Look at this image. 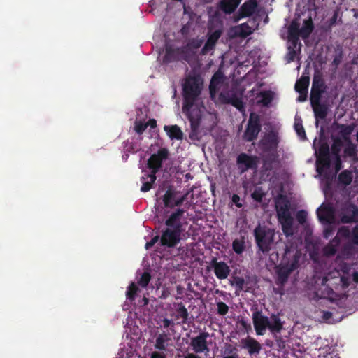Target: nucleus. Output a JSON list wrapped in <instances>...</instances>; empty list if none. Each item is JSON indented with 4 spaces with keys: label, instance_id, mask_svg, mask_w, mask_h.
Masks as SVG:
<instances>
[{
    "label": "nucleus",
    "instance_id": "40",
    "mask_svg": "<svg viewBox=\"0 0 358 358\" xmlns=\"http://www.w3.org/2000/svg\"><path fill=\"white\" fill-rule=\"evenodd\" d=\"M297 31V23L292 20V61L295 56V51L293 50L297 45L299 34L296 32Z\"/></svg>",
    "mask_w": 358,
    "mask_h": 358
},
{
    "label": "nucleus",
    "instance_id": "51",
    "mask_svg": "<svg viewBox=\"0 0 358 358\" xmlns=\"http://www.w3.org/2000/svg\"><path fill=\"white\" fill-rule=\"evenodd\" d=\"M325 225L324 229L323 230V237L326 239H328L334 231V227L333 226L334 224H323Z\"/></svg>",
    "mask_w": 358,
    "mask_h": 358
},
{
    "label": "nucleus",
    "instance_id": "48",
    "mask_svg": "<svg viewBox=\"0 0 358 358\" xmlns=\"http://www.w3.org/2000/svg\"><path fill=\"white\" fill-rule=\"evenodd\" d=\"M352 229L350 230L348 227H341L338 231V235L341 237L348 239L349 241L351 238Z\"/></svg>",
    "mask_w": 358,
    "mask_h": 358
},
{
    "label": "nucleus",
    "instance_id": "56",
    "mask_svg": "<svg viewBox=\"0 0 358 358\" xmlns=\"http://www.w3.org/2000/svg\"><path fill=\"white\" fill-rule=\"evenodd\" d=\"M245 284V280L241 278L236 276L234 278V281L231 282L232 285H235L238 289L243 290V285Z\"/></svg>",
    "mask_w": 358,
    "mask_h": 358
},
{
    "label": "nucleus",
    "instance_id": "1",
    "mask_svg": "<svg viewBox=\"0 0 358 358\" xmlns=\"http://www.w3.org/2000/svg\"><path fill=\"white\" fill-rule=\"evenodd\" d=\"M203 81L199 75L189 76L182 85L184 99L182 112L190 122L191 131L189 137L191 140H199V127L201 122L202 112L194 102L201 93Z\"/></svg>",
    "mask_w": 358,
    "mask_h": 358
},
{
    "label": "nucleus",
    "instance_id": "25",
    "mask_svg": "<svg viewBox=\"0 0 358 358\" xmlns=\"http://www.w3.org/2000/svg\"><path fill=\"white\" fill-rule=\"evenodd\" d=\"M157 179L156 173H145L144 175L141 178L142 186L141 191L143 192H147L151 189L153 184L155 182Z\"/></svg>",
    "mask_w": 358,
    "mask_h": 358
},
{
    "label": "nucleus",
    "instance_id": "21",
    "mask_svg": "<svg viewBox=\"0 0 358 358\" xmlns=\"http://www.w3.org/2000/svg\"><path fill=\"white\" fill-rule=\"evenodd\" d=\"M222 34V31L221 29H216L213 32L209 31L208 32L207 41L201 49L202 55H206L215 48V45H216L217 41L219 40V38H220Z\"/></svg>",
    "mask_w": 358,
    "mask_h": 358
},
{
    "label": "nucleus",
    "instance_id": "39",
    "mask_svg": "<svg viewBox=\"0 0 358 358\" xmlns=\"http://www.w3.org/2000/svg\"><path fill=\"white\" fill-rule=\"evenodd\" d=\"M287 41V52L285 55V59L287 63L291 62V24L287 26L286 36L285 37Z\"/></svg>",
    "mask_w": 358,
    "mask_h": 358
},
{
    "label": "nucleus",
    "instance_id": "6",
    "mask_svg": "<svg viewBox=\"0 0 358 358\" xmlns=\"http://www.w3.org/2000/svg\"><path fill=\"white\" fill-rule=\"evenodd\" d=\"M188 59L189 55L185 47L173 48L171 45L166 46L163 63L169 64L182 60L187 61Z\"/></svg>",
    "mask_w": 358,
    "mask_h": 358
},
{
    "label": "nucleus",
    "instance_id": "50",
    "mask_svg": "<svg viewBox=\"0 0 358 358\" xmlns=\"http://www.w3.org/2000/svg\"><path fill=\"white\" fill-rule=\"evenodd\" d=\"M307 216L308 213L306 210H300L296 214V219L299 224H303L306 222Z\"/></svg>",
    "mask_w": 358,
    "mask_h": 358
},
{
    "label": "nucleus",
    "instance_id": "3",
    "mask_svg": "<svg viewBox=\"0 0 358 358\" xmlns=\"http://www.w3.org/2000/svg\"><path fill=\"white\" fill-rule=\"evenodd\" d=\"M275 209L283 232L289 237L291 236V201L286 196L280 195L275 199Z\"/></svg>",
    "mask_w": 358,
    "mask_h": 358
},
{
    "label": "nucleus",
    "instance_id": "30",
    "mask_svg": "<svg viewBox=\"0 0 358 358\" xmlns=\"http://www.w3.org/2000/svg\"><path fill=\"white\" fill-rule=\"evenodd\" d=\"M174 306L176 308V311L175 319H182V321L181 322H180V324H186L188 320L189 313L187 311V309L185 308V305L182 302H180L174 303Z\"/></svg>",
    "mask_w": 358,
    "mask_h": 358
},
{
    "label": "nucleus",
    "instance_id": "33",
    "mask_svg": "<svg viewBox=\"0 0 358 358\" xmlns=\"http://www.w3.org/2000/svg\"><path fill=\"white\" fill-rule=\"evenodd\" d=\"M310 78L308 76H302L296 82L294 88L299 94H307Z\"/></svg>",
    "mask_w": 358,
    "mask_h": 358
},
{
    "label": "nucleus",
    "instance_id": "16",
    "mask_svg": "<svg viewBox=\"0 0 358 358\" xmlns=\"http://www.w3.org/2000/svg\"><path fill=\"white\" fill-rule=\"evenodd\" d=\"M210 266L213 269L216 278L219 280L227 279L231 273L229 266L223 261H217L216 257H213L210 262Z\"/></svg>",
    "mask_w": 358,
    "mask_h": 358
},
{
    "label": "nucleus",
    "instance_id": "58",
    "mask_svg": "<svg viewBox=\"0 0 358 358\" xmlns=\"http://www.w3.org/2000/svg\"><path fill=\"white\" fill-rule=\"evenodd\" d=\"M335 158V172L337 173L343 168L341 156H334Z\"/></svg>",
    "mask_w": 358,
    "mask_h": 358
},
{
    "label": "nucleus",
    "instance_id": "44",
    "mask_svg": "<svg viewBox=\"0 0 358 358\" xmlns=\"http://www.w3.org/2000/svg\"><path fill=\"white\" fill-rule=\"evenodd\" d=\"M232 249L238 255H241L245 250V241L243 239H235L232 243Z\"/></svg>",
    "mask_w": 358,
    "mask_h": 358
},
{
    "label": "nucleus",
    "instance_id": "64",
    "mask_svg": "<svg viewBox=\"0 0 358 358\" xmlns=\"http://www.w3.org/2000/svg\"><path fill=\"white\" fill-rule=\"evenodd\" d=\"M184 358H201L196 353H187L184 356Z\"/></svg>",
    "mask_w": 358,
    "mask_h": 358
},
{
    "label": "nucleus",
    "instance_id": "47",
    "mask_svg": "<svg viewBox=\"0 0 358 358\" xmlns=\"http://www.w3.org/2000/svg\"><path fill=\"white\" fill-rule=\"evenodd\" d=\"M151 280V275L149 272H143L137 283L143 288H145Z\"/></svg>",
    "mask_w": 358,
    "mask_h": 358
},
{
    "label": "nucleus",
    "instance_id": "46",
    "mask_svg": "<svg viewBox=\"0 0 358 358\" xmlns=\"http://www.w3.org/2000/svg\"><path fill=\"white\" fill-rule=\"evenodd\" d=\"M266 194L263 191L262 187H256L253 192L251 194L252 199L257 202H262Z\"/></svg>",
    "mask_w": 358,
    "mask_h": 358
},
{
    "label": "nucleus",
    "instance_id": "53",
    "mask_svg": "<svg viewBox=\"0 0 358 358\" xmlns=\"http://www.w3.org/2000/svg\"><path fill=\"white\" fill-rule=\"evenodd\" d=\"M294 129H295L298 136L301 140H305L306 138V132H305L304 128L303 127L301 124L296 122L294 124Z\"/></svg>",
    "mask_w": 358,
    "mask_h": 358
},
{
    "label": "nucleus",
    "instance_id": "60",
    "mask_svg": "<svg viewBox=\"0 0 358 358\" xmlns=\"http://www.w3.org/2000/svg\"><path fill=\"white\" fill-rule=\"evenodd\" d=\"M275 337V340L277 342V345L278 348L281 350H283L286 348V342L281 338L280 336H278L277 334L274 335Z\"/></svg>",
    "mask_w": 358,
    "mask_h": 358
},
{
    "label": "nucleus",
    "instance_id": "9",
    "mask_svg": "<svg viewBox=\"0 0 358 358\" xmlns=\"http://www.w3.org/2000/svg\"><path fill=\"white\" fill-rule=\"evenodd\" d=\"M236 164L241 173L250 169L256 170L258 167V157L242 152L236 158Z\"/></svg>",
    "mask_w": 358,
    "mask_h": 358
},
{
    "label": "nucleus",
    "instance_id": "14",
    "mask_svg": "<svg viewBox=\"0 0 358 358\" xmlns=\"http://www.w3.org/2000/svg\"><path fill=\"white\" fill-rule=\"evenodd\" d=\"M317 216L322 224H334L335 209L329 203L321 205L317 210Z\"/></svg>",
    "mask_w": 358,
    "mask_h": 358
},
{
    "label": "nucleus",
    "instance_id": "36",
    "mask_svg": "<svg viewBox=\"0 0 358 358\" xmlns=\"http://www.w3.org/2000/svg\"><path fill=\"white\" fill-rule=\"evenodd\" d=\"M353 176L352 171L349 170H344L341 171L338 176V183L344 186H348L351 184Z\"/></svg>",
    "mask_w": 358,
    "mask_h": 358
},
{
    "label": "nucleus",
    "instance_id": "32",
    "mask_svg": "<svg viewBox=\"0 0 358 358\" xmlns=\"http://www.w3.org/2000/svg\"><path fill=\"white\" fill-rule=\"evenodd\" d=\"M170 340L171 338L169 337L167 334H159L156 338L155 343L154 345L155 348L158 350H166L168 345V341Z\"/></svg>",
    "mask_w": 358,
    "mask_h": 358
},
{
    "label": "nucleus",
    "instance_id": "29",
    "mask_svg": "<svg viewBox=\"0 0 358 358\" xmlns=\"http://www.w3.org/2000/svg\"><path fill=\"white\" fill-rule=\"evenodd\" d=\"M358 252V246L353 244L350 241L345 243L341 251V254L344 259H351Z\"/></svg>",
    "mask_w": 358,
    "mask_h": 358
},
{
    "label": "nucleus",
    "instance_id": "31",
    "mask_svg": "<svg viewBox=\"0 0 358 358\" xmlns=\"http://www.w3.org/2000/svg\"><path fill=\"white\" fill-rule=\"evenodd\" d=\"M257 6V2L255 1L245 2L240 8L241 16L243 17L252 15L255 13Z\"/></svg>",
    "mask_w": 358,
    "mask_h": 358
},
{
    "label": "nucleus",
    "instance_id": "28",
    "mask_svg": "<svg viewBox=\"0 0 358 358\" xmlns=\"http://www.w3.org/2000/svg\"><path fill=\"white\" fill-rule=\"evenodd\" d=\"M241 0H222L219 3V8L227 14L232 13L238 7Z\"/></svg>",
    "mask_w": 358,
    "mask_h": 358
},
{
    "label": "nucleus",
    "instance_id": "20",
    "mask_svg": "<svg viewBox=\"0 0 358 358\" xmlns=\"http://www.w3.org/2000/svg\"><path fill=\"white\" fill-rule=\"evenodd\" d=\"M291 274V264L288 261L285 264H280L276 266V284L284 286Z\"/></svg>",
    "mask_w": 358,
    "mask_h": 358
},
{
    "label": "nucleus",
    "instance_id": "43",
    "mask_svg": "<svg viewBox=\"0 0 358 358\" xmlns=\"http://www.w3.org/2000/svg\"><path fill=\"white\" fill-rule=\"evenodd\" d=\"M343 153L345 157L355 158L357 154V145L350 143V145H345Z\"/></svg>",
    "mask_w": 358,
    "mask_h": 358
},
{
    "label": "nucleus",
    "instance_id": "17",
    "mask_svg": "<svg viewBox=\"0 0 358 358\" xmlns=\"http://www.w3.org/2000/svg\"><path fill=\"white\" fill-rule=\"evenodd\" d=\"M185 213V210L183 208H178L171 213L169 217L166 220L165 224L171 228L179 231H183L182 224L181 219Z\"/></svg>",
    "mask_w": 358,
    "mask_h": 358
},
{
    "label": "nucleus",
    "instance_id": "37",
    "mask_svg": "<svg viewBox=\"0 0 358 358\" xmlns=\"http://www.w3.org/2000/svg\"><path fill=\"white\" fill-rule=\"evenodd\" d=\"M275 160V155L273 153L264 157L262 172L263 173H266L268 171H271L273 169Z\"/></svg>",
    "mask_w": 358,
    "mask_h": 358
},
{
    "label": "nucleus",
    "instance_id": "13",
    "mask_svg": "<svg viewBox=\"0 0 358 358\" xmlns=\"http://www.w3.org/2000/svg\"><path fill=\"white\" fill-rule=\"evenodd\" d=\"M341 221L344 224L358 222V207L351 203L343 205L341 209Z\"/></svg>",
    "mask_w": 358,
    "mask_h": 358
},
{
    "label": "nucleus",
    "instance_id": "15",
    "mask_svg": "<svg viewBox=\"0 0 358 358\" xmlns=\"http://www.w3.org/2000/svg\"><path fill=\"white\" fill-rule=\"evenodd\" d=\"M252 322L257 335H264L266 329H268L269 318L264 315L262 311L256 310L252 313Z\"/></svg>",
    "mask_w": 358,
    "mask_h": 358
},
{
    "label": "nucleus",
    "instance_id": "38",
    "mask_svg": "<svg viewBox=\"0 0 358 358\" xmlns=\"http://www.w3.org/2000/svg\"><path fill=\"white\" fill-rule=\"evenodd\" d=\"M333 143L331 145V154L334 156H341L340 152L343 143L341 138L338 136H332Z\"/></svg>",
    "mask_w": 358,
    "mask_h": 358
},
{
    "label": "nucleus",
    "instance_id": "62",
    "mask_svg": "<svg viewBox=\"0 0 358 358\" xmlns=\"http://www.w3.org/2000/svg\"><path fill=\"white\" fill-rule=\"evenodd\" d=\"M150 358H166V356L164 352L154 351L151 353Z\"/></svg>",
    "mask_w": 358,
    "mask_h": 358
},
{
    "label": "nucleus",
    "instance_id": "54",
    "mask_svg": "<svg viewBox=\"0 0 358 358\" xmlns=\"http://www.w3.org/2000/svg\"><path fill=\"white\" fill-rule=\"evenodd\" d=\"M192 30V23L188 22L182 26L180 29V33L183 37H187L190 35Z\"/></svg>",
    "mask_w": 358,
    "mask_h": 358
},
{
    "label": "nucleus",
    "instance_id": "42",
    "mask_svg": "<svg viewBox=\"0 0 358 358\" xmlns=\"http://www.w3.org/2000/svg\"><path fill=\"white\" fill-rule=\"evenodd\" d=\"M138 291V286L134 283L131 282L129 286L127 287L126 292V296L127 299L132 301L135 299L136 295Z\"/></svg>",
    "mask_w": 358,
    "mask_h": 358
},
{
    "label": "nucleus",
    "instance_id": "26",
    "mask_svg": "<svg viewBox=\"0 0 358 358\" xmlns=\"http://www.w3.org/2000/svg\"><path fill=\"white\" fill-rule=\"evenodd\" d=\"M164 130L171 140L180 141L183 138V132L177 124L165 125Z\"/></svg>",
    "mask_w": 358,
    "mask_h": 358
},
{
    "label": "nucleus",
    "instance_id": "22",
    "mask_svg": "<svg viewBox=\"0 0 358 358\" xmlns=\"http://www.w3.org/2000/svg\"><path fill=\"white\" fill-rule=\"evenodd\" d=\"M224 74L220 71H216L213 75L209 85V92L212 99H214L217 95L224 82Z\"/></svg>",
    "mask_w": 358,
    "mask_h": 358
},
{
    "label": "nucleus",
    "instance_id": "34",
    "mask_svg": "<svg viewBox=\"0 0 358 358\" xmlns=\"http://www.w3.org/2000/svg\"><path fill=\"white\" fill-rule=\"evenodd\" d=\"M357 124L352 123L350 124H337L336 128L338 129L339 137L350 136L356 128Z\"/></svg>",
    "mask_w": 358,
    "mask_h": 358
},
{
    "label": "nucleus",
    "instance_id": "19",
    "mask_svg": "<svg viewBox=\"0 0 358 358\" xmlns=\"http://www.w3.org/2000/svg\"><path fill=\"white\" fill-rule=\"evenodd\" d=\"M208 332H201L197 336L191 339L190 345L195 353L208 352L209 348L207 343Z\"/></svg>",
    "mask_w": 358,
    "mask_h": 358
},
{
    "label": "nucleus",
    "instance_id": "12",
    "mask_svg": "<svg viewBox=\"0 0 358 358\" xmlns=\"http://www.w3.org/2000/svg\"><path fill=\"white\" fill-rule=\"evenodd\" d=\"M260 131L261 124L259 123V116H255L254 114H251L247 128L243 134V138L248 142L252 141L257 138Z\"/></svg>",
    "mask_w": 358,
    "mask_h": 358
},
{
    "label": "nucleus",
    "instance_id": "27",
    "mask_svg": "<svg viewBox=\"0 0 358 358\" xmlns=\"http://www.w3.org/2000/svg\"><path fill=\"white\" fill-rule=\"evenodd\" d=\"M283 329V322L281 321L279 315L273 314L269 319L268 329L270 331L276 335L280 333Z\"/></svg>",
    "mask_w": 358,
    "mask_h": 358
},
{
    "label": "nucleus",
    "instance_id": "4",
    "mask_svg": "<svg viewBox=\"0 0 358 358\" xmlns=\"http://www.w3.org/2000/svg\"><path fill=\"white\" fill-rule=\"evenodd\" d=\"M188 194V192L183 194L173 185H169L159 199H162L164 208H178L187 199Z\"/></svg>",
    "mask_w": 358,
    "mask_h": 358
},
{
    "label": "nucleus",
    "instance_id": "8",
    "mask_svg": "<svg viewBox=\"0 0 358 358\" xmlns=\"http://www.w3.org/2000/svg\"><path fill=\"white\" fill-rule=\"evenodd\" d=\"M182 233L171 228H166L162 231L159 245L169 248L176 247L181 240Z\"/></svg>",
    "mask_w": 358,
    "mask_h": 358
},
{
    "label": "nucleus",
    "instance_id": "59",
    "mask_svg": "<svg viewBox=\"0 0 358 358\" xmlns=\"http://www.w3.org/2000/svg\"><path fill=\"white\" fill-rule=\"evenodd\" d=\"M160 241V237L159 236H155L151 238V240L149 242H147L145 244V248L150 249L152 248L155 243H157L158 241Z\"/></svg>",
    "mask_w": 358,
    "mask_h": 358
},
{
    "label": "nucleus",
    "instance_id": "10",
    "mask_svg": "<svg viewBox=\"0 0 358 358\" xmlns=\"http://www.w3.org/2000/svg\"><path fill=\"white\" fill-rule=\"evenodd\" d=\"M169 152L166 148L159 149L157 153L151 155L148 160V167L152 173H157L162 166L164 161L169 157Z\"/></svg>",
    "mask_w": 358,
    "mask_h": 358
},
{
    "label": "nucleus",
    "instance_id": "61",
    "mask_svg": "<svg viewBox=\"0 0 358 358\" xmlns=\"http://www.w3.org/2000/svg\"><path fill=\"white\" fill-rule=\"evenodd\" d=\"M231 200L236 207L241 208L243 206V203L241 202L240 196L238 194H233Z\"/></svg>",
    "mask_w": 358,
    "mask_h": 358
},
{
    "label": "nucleus",
    "instance_id": "45",
    "mask_svg": "<svg viewBox=\"0 0 358 358\" xmlns=\"http://www.w3.org/2000/svg\"><path fill=\"white\" fill-rule=\"evenodd\" d=\"M261 99L259 101L263 106H268L273 101V94L270 91L263 92L260 94Z\"/></svg>",
    "mask_w": 358,
    "mask_h": 358
},
{
    "label": "nucleus",
    "instance_id": "49",
    "mask_svg": "<svg viewBox=\"0 0 358 358\" xmlns=\"http://www.w3.org/2000/svg\"><path fill=\"white\" fill-rule=\"evenodd\" d=\"M148 127V124L142 122L141 121H136L134 124V130L138 134H142Z\"/></svg>",
    "mask_w": 358,
    "mask_h": 358
},
{
    "label": "nucleus",
    "instance_id": "18",
    "mask_svg": "<svg viewBox=\"0 0 358 358\" xmlns=\"http://www.w3.org/2000/svg\"><path fill=\"white\" fill-rule=\"evenodd\" d=\"M278 145V136L274 132H269L264 135L259 141V146L264 152H275Z\"/></svg>",
    "mask_w": 358,
    "mask_h": 358
},
{
    "label": "nucleus",
    "instance_id": "57",
    "mask_svg": "<svg viewBox=\"0 0 358 358\" xmlns=\"http://www.w3.org/2000/svg\"><path fill=\"white\" fill-rule=\"evenodd\" d=\"M350 241L358 246V224L352 228V233Z\"/></svg>",
    "mask_w": 358,
    "mask_h": 358
},
{
    "label": "nucleus",
    "instance_id": "52",
    "mask_svg": "<svg viewBox=\"0 0 358 358\" xmlns=\"http://www.w3.org/2000/svg\"><path fill=\"white\" fill-rule=\"evenodd\" d=\"M217 313L220 315H225L229 311V306L222 301L217 303Z\"/></svg>",
    "mask_w": 358,
    "mask_h": 358
},
{
    "label": "nucleus",
    "instance_id": "11",
    "mask_svg": "<svg viewBox=\"0 0 358 358\" xmlns=\"http://www.w3.org/2000/svg\"><path fill=\"white\" fill-rule=\"evenodd\" d=\"M219 100L222 103L232 105L241 112L245 110L242 94H239L236 92L229 91L227 92H221L219 94Z\"/></svg>",
    "mask_w": 358,
    "mask_h": 358
},
{
    "label": "nucleus",
    "instance_id": "63",
    "mask_svg": "<svg viewBox=\"0 0 358 358\" xmlns=\"http://www.w3.org/2000/svg\"><path fill=\"white\" fill-rule=\"evenodd\" d=\"M329 243L334 246V248L337 249V248L341 243V239L338 236H336L332 240L329 241Z\"/></svg>",
    "mask_w": 358,
    "mask_h": 358
},
{
    "label": "nucleus",
    "instance_id": "55",
    "mask_svg": "<svg viewBox=\"0 0 358 358\" xmlns=\"http://www.w3.org/2000/svg\"><path fill=\"white\" fill-rule=\"evenodd\" d=\"M337 252V249L334 248V246L330 245L328 243L324 248V253L325 255L328 257L334 256Z\"/></svg>",
    "mask_w": 358,
    "mask_h": 358
},
{
    "label": "nucleus",
    "instance_id": "2",
    "mask_svg": "<svg viewBox=\"0 0 358 358\" xmlns=\"http://www.w3.org/2000/svg\"><path fill=\"white\" fill-rule=\"evenodd\" d=\"M255 241L258 249L264 255H269L274 243L275 231L266 226L258 224L253 231Z\"/></svg>",
    "mask_w": 358,
    "mask_h": 358
},
{
    "label": "nucleus",
    "instance_id": "5",
    "mask_svg": "<svg viewBox=\"0 0 358 358\" xmlns=\"http://www.w3.org/2000/svg\"><path fill=\"white\" fill-rule=\"evenodd\" d=\"M326 91H310V101L316 120H324L329 111V105L322 102L323 94Z\"/></svg>",
    "mask_w": 358,
    "mask_h": 358
},
{
    "label": "nucleus",
    "instance_id": "23",
    "mask_svg": "<svg viewBox=\"0 0 358 358\" xmlns=\"http://www.w3.org/2000/svg\"><path fill=\"white\" fill-rule=\"evenodd\" d=\"M241 343L243 344V348L248 350L250 355H258L261 351V344L252 337H248L245 339H242Z\"/></svg>",
    "mask_w": 358,
    "mask_h": 358
},
{
    "label": "nucleus",
    "instance_id": "41",
    "mask_svg": "<svg viewBox=\"0 0 358 358\" xmlns=\"http://www.w3.org/2000/svg\"><path fill=\"white\" fill-rule=\"evenodd\" d=\"M203 39L199 38H193L188 41L186 45V49L189 48L190 50H196L201 47L203 43Z\"/></svg>",
    "mask_w": 358,
    "mask_h": 358
},
{
    "label": "nucleus",
    "instance_id": "7",
    "mask_svg": "<svg viewBox=\"0 0 358 358\" xmlns=\"http://www.w3.org/2000/svg\"><path fill=\"white\" fill-rule=\"evenodd\" d=\"M331 166L329 147L327 143H322L318 149L316 159V171L319 174H322L324 169H329Z\"/></svg>",
    "mask_w": 358,
    "mask_h": 358
},
{
    "label": "nucleus",
    "instance_id": "35",
    "mask_svg": "<svg viewBox=\"0 0 358 358\" xmlns=\"http://www.w3.org/2000/svg\"><path fill=\"white\" fill-rule=\"evenodd\" d=\"M327 88V87L322 77L320 75H315L310 91H326Z\"/></svg>",
    "mask_w": 358,
    "mask_h": 358
},
{
    "label": "nucleus",
    "instance_id": "24",
    "mask_svg": "<svg viewBox=\"0 0 358 358\" xmlns=\"http://www.w3.org/2000/svg\"><path fill=\"white\" fill-rule=\"evenodd\" d=\"M314 29V24L312 17L310 16L308 19L303 22L302 26L299 29L297 24L296 32L299 34L300 37L304 41L307 40Z\"/></svg>",
    "mask_w": 358,
    "mask_h": 358
}]
</instances>
